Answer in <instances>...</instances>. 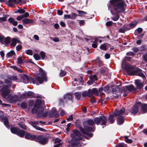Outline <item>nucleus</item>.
Masks as SVG:
<instances>
[{
	"instance_id": "393cba45",
	"label": "nucleus",
	"mask_w": 147,
	"mask_h": 147,
	"mask_svg": "<svg viewBox=\"0 0 147 147\" xmlns=\"http://www.w3.org/2000/svg\"><path fill=\"white\" fill-rule=\"evenodd\" d=\"M11 126L12 127L10 128L11 132L14 134L16 135L19 128L18 127L13 126L12 125Z\"/></svg>"
},
{
	"instance_id": "7c9ffc66",
	"label": "nucleus",
	"mask_w": 147,
	"mask_h": 147,
	"mask_svg": "<svg viewBox=\"0 0 147 147\" xmlns=\"http://www.w3.org/2000/svg\"><path fill=\"white\" fill-rule=\"evenodd\" d=\"M18 125L19 127L25 130L27 129V127L25 125L24 123L23 122H21L20 123H18Z\"/></svg>"
},
{
	"instance_id": "a878e982",
	"label": "nucleus",
	"mask_w": 147,
	"mask_h": 147,
	"mask_svg": "<svg viewBox=\"0 0 147 147\" xmlns=\"http://www.w3.org/2000/svg\"><path fill=\"white\" fill-rule=\"evenodd\" d=\"M26 131L19 129L16 135L21 138H24L25 134Z\"/></svg>"
},
{
	"instance_id": "aec40b11",
	"label": "nucleus",
	"mask_w": 147,
	"mask_h": 147,
	"mask_svg": "<svg viewBox=\"0 0 147 147\" xmlns=\"http://www.w3.org/2000/svg\"><path fill=\"white\" fill-rule=\"evenodd\" d=\"M83 125L86 131L87 132L88 131L94 132L95 130L96 127L95 126H93L92 127H90L88 125H84V124Z\"/></svg>"
},
{
	"instance_id": "6ab92c4d",
	"label": "nucleus",
	"mask_w": 147,
	"mask_h": 147,
	"mask_svg": "<svg viewBox=\"0 0 147 147\" xmlns=\"http://www.w3.org/2000/svg\"><path fill=\"white\" fill-rule=\"evenodd\" d=\"M69 142L71 144L72 147H80L81 146V144L80 142L76 141L73 139H71V141H69Z\"/></svg>"
},
{
	"instance_id": "dca6fc26",
	"label": "nucleus",
	"mask_w": 147,
	"mask_h": 147,
	"mask_svg": "<svg viewBox=\"0 0 147 147\" xmlns=\"http://www.w3.org/2000/svg\"><path fill=\"white\" fill-rule=\"evenodd\" d=\"M8 98L9 100L12 103H16L19 100V96L16 95L10 96Z\"/></svg>"
},
{
	"instance_id": "bf43d9fd",
	"label": "nucleus",
	"mask_w": 147,
	"mask_h": 147,
	"mask_svg": "<svg viewBox=\"0 0 147 147\" xmlns=\"http://www.w3.org/2000/svg\"><path fill=\"white\" fill-rule=\"evenodd\" d=\"M17 63L18 64H21L23 63V62H22V57H18L17 59Z\"/></svg>"
},
{
	"instance_id": "bb28decb",
	"label": "nucleus",
	"mask_w": 147,
	"mask_h": 147,
	"mask_svg": "<svg viewBox=\"0 0 147 147\" xmlns=\"http://www.w3.org/2000/svg\"><path fill=\"white\" fill-rule=\"evenodd\" d=\"M26 95L28 98H35L36 94L34 92L29 91L26 92Z\"/></svg>"
},
{
	"instance_id": "0eeeda50",
	"label": "nucleus",
	"mask_w": 147,
	"mask_h": 147,
	"mask_svg": "<svg viewBox=\"0 0 147 147\" xmlns=\"http://www.w3.org/2000/svg\"><path fill=\"white\" fill-rule=\"evenodd\" d=\"M111 92L113 94V96L117 98H118L119 95L122 93L121 89L119 86H117L115 88H112Z\"/></svg>"
},
{
	"instance_id": "13d9d810",
	"label": "nucleus",
	"mask_w": 147,
	"mask_h": 147,
	"mask_svg": "<svg viewBox=\"0 0 147 147\" xmlns=\"http://www.w3.org/2000/svg\"><path fill=\"white\" fill-rule=\"evenodd\" d=\"M109 85H106L104 87V91L107 93L109 92Z\"/></svg>"
},
{
	"instance_id": "a19ab883",
	"label": "nucleus",
	"mask_w": 147,
	"mask_h": 147,
	"mask_svg": "<svg viewBox=\"0 0 147 147\" xmlns=\"http://www.w3.org/2000/svg\"><path fill=\"white\" fill-rule=\"evenodd\" d=\"M4 43L5 44H9L11 42V40L10 39V37H6L4 39Z\"/></svg>"
},
{
	"instance_id": "c756f323",
	"label": "nucleus",
	"mask_w": 147,
	"mask_h": 147,
	"mask_svg": "<svg viewBox=\"0 0 147 147\" xmlns=\"http://www.w3.org/2000/svg\"><path fill=\"white\" fill-rule=\"evenodd\" d=\"M86 123L89 126H92L95 123V121L94 119H90L86 121Z\"/></svg>"
},
{
	"instance_id": "3c124183",
	"label": "nucleus",
	"mask_w": 147,
	"mask_h": 147,
	"mask_svg": "<svg viewBox=\"0 0 147 147\" xmlns=\"http://www.w3.org/2000/svg\"><path fill=\"white\" fill-rule=\"evenodd\" d=\"M137 23H133V22H131L130 24H129V27L131 28V29H132L134 28V27H135L137 25Z\"/></svg>"
},
{
	"instance_id": "e2e57ef3",
	"label": "nucleus",
	"mask_w": 147,
	"mask_h": 147,
	"mask_svg": "<svg viewBox=\"0 0 147 147\" xmlns=\"http://www.w3.org/2000/svg\"><path fill=\"white\" fill-rule=\"evenodd\" d=\"M82 95L83 97H85L86 96H88L87 91H83L82 92Z\"/></svg>"
},
{
	"instance_id": "473e14b6",
	"label": "nucleus",
	"mask_w": 147,
	"mask_h": 147,
	"mask_svg": "<svg viewBox=\"0 0 147 147\" xmlns=\"http://www.w3.org/2000/svg\"><path fill=\"white\" fill-rule=\"evenodd\" d=\"M77 11L79 14V16L80 17L84 16L85 14L87 13L86 12L81 10H77Z\"/></svg>"
},
{
	"instance_id": "49530a36",
	"label": "nucleus",
	"mask_w": 147,
	"mask_h": 147,
	"mask_svg": "<svg viewBox=\"0 0 147 147\" xmlns=\"http://www.w3.org/2000/svg\"><path fill=\"white\" fill-rule=\"evenodd\" d=\"M104 88L102 87H101L98 89V92L100 93V96L104 95L105 94V93L102 92Z\"/></svg>"
},
{
	"instance_id": "09e8293b",
	"label": "nucleus",
	"mask_w": 147,
	"mask_h": 147,
	"mask_svg": "<svg viewBox=\"0 0 147 147\" xmlns=\"http://www.w3.org/2000/svg\"><path fill=\"white\" fill-rule=\"evenodd\" d=\"M33 57L36 60H38L40 59V55L37 53L34 54Z\"/></svg>"
},
{
	"instance_id": "9b49d317",
	"label": "nucleus",
	"mask_w": 147,
	"mask_h": 147,
	"mask_svg": "<svg viewBox=\"0 0 147 147\" xmlns=\"http://www.w3.org/2000/svg\"><path fill=\"white\" fill-rule=\"evenodd\" d=\"M89 80L87 82V84L89 85L92 84L95 81L98 80L96 74H90L89 76Z\"/></svg>"
},
{
	"instance_id": "39448f33",
	"label": "nucleus",
	"mask_w": 147,
	"mask_h": 147,
	"mask_svg": "<svg viewBox=\"0 0 147 147\" xmlns=\"http://www.w3.org/2000/svg\"><path fill=\"white\" fill-rule=\"evenodd\" d=\"M95 124L97 125H106L107 122V119L105 116L103 115L100 116L98 117H96L94 118Z\"/></svg>"
},
{
	"instance_id": "4c0bfd02",
	"label": "nucleus",
	"mask_w": 147,
	"mask_h": 147,
	"mask_svg": "<svg viewBox=\"0 0 147 147\" xmlns=\"http://www.w3.org/2000/svg\"><path fill=\"white\" fill-rule=\"evenodd\" d=\"M92 90L93 94H94L96 96H98L99 95L98 91L96 88H92Z\"/></svg>"
},
{
	"instance_id": "680f3d73",
	"label": "nucleus",
	"mask_w": 147,
	"mask_h": 147,
	"mask_svg": "<svg viewBox=\"0 0 147 147\" xmlns=\"http://www.w3.org/2000/svg\"><path fill=\"white\" fill-rule=\"evenodd\" d=\"M84 134L86 135L89 136V137H90V138L92 137L93 136V133H89V132H87L86 131L85 132V133Z\"/></svg>"
},
{
	"instance_id": "7ed1b4c3",
	"label": "nucleus",
	"mask_w": 147,
	"mask_h": 147,
	"mask_svg": "<svg viewBox=\"0 0 147 147\" xmlns=\"http://www.w3.org/2000/svg\"><path fill=\"white\" fill-rule=\"evenodd\" d=\"M45 103L44 100L41 99H36L35 101L31 112L32 113H36L37 118H40L44 112L43 109L41 106L44 105Z\"/></svg>"
},
{
	"instance_id": "774afa93",
	"label": "nucleus",
	"mask_w": 147,
	"mask_h": 147,
	"mask_svg": "<svg viewBox=\"0 0 147 147\" xmlns=\"http://www.w3.org/2000/svg\"><path fill=\"white\" fill-rule=\"evenodd\" d=\"M26 53L27 55H32L33 54L32 51L31 50H28L26 52Z\"/></svg>"
},
{
	"instance_id": "b1692460",
	"label": "nucleus",
	"mask_w": 147,
	"mask_h": 147,
	"mask_svg": "<svg viewBox=\"0 0 147 147\" xmlns=\"http://www.w3.org/2000/svg\"><path fill=\"white\" fill-rule=\"evenodd\" d=\"M125 119L121 115H119L117 118V123L119 125L123 124L124 122Z\"/></svg>"
},
{
	"instance_id": "603ef678",
	"label": "nucleus",
	"mask_w": 147,
	"mask_h": 147,
	"mask_svg": "<svg viewBox=\"0 0 147 147\" xmlns=\"http://www.w3.org/2000/svg\"><path fill=\"white\" fill-rule=\"evenodd\" d=\"M40 56L41 57L42 59L43 60L46 57V55L45 52L43 51H41L40 52Z\"/></svg>"
},
{
	"instance_id": "2eb2a0df",
	"label": "nucleus",
	"mask_w": 147,
	"mask_h": 147,
	"mask_svg": "<svg viewBox=\"0 0 147 147\" xmlns=\"http://www.w3.org/2000/svg\"><path fill=\"white\" fill-rule=\"evenodd\" d=\"M131 28L128 24H124L122 27V28L119 29V32L120 33H124L125 32L130 30Z\"/></svg>"
},
{
	"instance_id": "9d476101",
	"label": "nucleus",
	"mask_w": 147,
	"mask_h": 147,
	"mask_svg": "<svg viewBox=\"0 0 147 147\" xmlns=\"http://www.w3.org/2000/svg\"><path fill=\"white\" fill-rule=\"evenodd\" d=\"M22 23L24 26L26 25H29V26L34 25V20L32 19H30L28 18H25L22 20Z\"/></svg>"
},
{
	"instance_id": "c9c22d12",
	"label": "nucleus",
	"mask_w": 147,
	"mask_h": 147,
	"mask_svg": "<svg viewBox=\"0 0 147 147\" xmlns=\"http://www.w3.org/2000/svg\"><path fill=\"white\" fill-rule=\"evenodd\" d=\"M75 98L78 100H79L81 96V95L80 93L78 92H76L74 93Z\"/></svg>"
},
{
	"instance_id": "864d4df0",
	"label": "nucleus",
	"mask_w": 147,
	"mask_h": 147,
	"mask_svg": "<svg viewBox=\"0 0 147 147\" xmlns=\"http://www.w3.org/2000/svg\"><path fill=\"white\" fill-rule=\"evenodd\" d=\"M142 58L144 61L147 63V53H145L142 55Z\"/></svg>"
},
{
	"instance_id": "f3484780",
	"label": "nucleus",
	"mask_w": 147,
	"mask_h": 147,
	"mask_svg": "<svg viewBox=\"0 0 147 147\" xmlns=\"http://www.w3.org/2000/svg\"><path fill=\"white\" fill-rule=\"evenodd\" d=\"M73 133L70 135L71 137L75 138L77 136H80L82 135V133L78 130L76 129H74L72 131Z\"/></svg>"
},
{
	"instance_id": "a18cd8bd",
	"label": "nucleus",
	"mask_w": 147,
	"mask_h": 147,
	"mask_svg": "<svg viewBox=\"0 0 147 147\" xmlns=\"http://www.w3.org/2000/svg\"><path fill=\"white\" fill-rule=\"evenodd\" d=\"M88 97H90L92 96L93 94L92 89H89L87 91Z\"/></svg>"
},
{
	"instance_id": "c03bdc74",
	"label": "nucleus",
	"mask_w": 147,
	"mask_h": 147,
	"mask_svg": "<svg viewBox=\"0 0 147 147\" xmlns=\"http://www.w3.org/2000/svg\"><path fill=\"white\" fill-rule=\"evenodd\" d=\"M106 68L105 67H102L99 69V72L102 74H104L106 72Z\"/></svg>"
},
{
	"instance_id": "f704fd0d",
	"label": "nucleus",
	"mask_w": 147,
	"mask_h": 147,
	"mask_svg": "<svg viewBox=\"0 0 147 147\" xmlns=\"http://www.w3.org/2000/svg\"><path fill=\"white\" fill-rule=\"evenodd\" d=\"M34 127L37 130L40 131H42L46 132L47 131L45 129L43 128H41L38 126L36 125H34Z\"/></svg>"
},
{
	"instance_id": "f03ea898",
	"label": "nucleus",
	"mask_w": 147,
	"mask_h": 147,
	"mask_svg": "<svg viewBox=\"0 0 147 147\" xmlns=\"http://www.w3.org/2000/svg\"><path fill=\"white\" fill-rule=\"evenodd\" d=\"M39 73L34 76V78H30V80L34 84L38 82L42 84L44 82H47L48 80L47 73L41 68L38 67Z\"/></svg>"
},
{
	"instance_id": "412c9836",
	"label": "nucleus",
	"mask_w": 147,
	"mask_h": 147,
	"mask_svg": "<svg viewBox=\"0 0 147 147\" xmlns=\"http://www.w3.org/2000/svg\"><path fill=\"white\" fill-rule=\"evenodd\" d=\"M125 87L127 90L131 92L134 91L135 92L137 90L136 88H134V86L132 84L127 86H125Z\"/></svg>"
},
{
	"instance_id": "cd10ccee",
	"label": "nucleus",
	"mask_w": 147,
	"mask_h": 147,
	"mask_svg": "<svg viewBox=\"0 0 147 147\" xmlns=\"http://www.w3.org/2000/svg\"><path fill=\"white\" fill-rule=\"evenodd\" d=\"M115 117L114 114L111 113L110 114L108 117L109 120V123L111 124L113 123L115 121V119H113Z\"/></svg>"
},
{
	"instance_id": "f8f14e48",
	"label": "nucleus",
	"mask_w": 147,
	"mask_h": 147,
	"mask_svg": "<svg viewBox=\"0 0 147 147\" xmlns=\"http://www.w3.org/2000/svg\"><path fill=\"white\" fill-rule=\"evenodd\" d=\"M49 117L50 118L55 117V118H57L59 117V113L57 112L56 109L53 108L49 113Z\"/></svg>"
},
{
	"instance_id": "1a4fd4ad",
	"label": "nucleus",
	"mask_w": 147,
	"mask_h": 147,
	"mask_svg": "<svg viewBox=\"0 0 147 147\" xmlns=\"http://www.w3.org/2000/svg\"><path fill=\"white\" fill-rule=\"evenodd\" d=\"M141 105V102H136L135 105L132 107L131 113L134 115H136L139 111V107Z\"/></svg>"
},
{
	"instance_id": "4468645a",
	"label": "nucleus",
	"mask_w": 147,
	"mask_h": 147,
	"mask_svg": "<svg viewBox=\"0 0 147 147\" xmlns=\"http://www.w3.org/2000/svg\"><path fill=\"white\" fill-rule=\"evenodd\" d=\"M72 94V93H67L64 95L63 98L66 102H67L68 101L70 100L71 102V103H73Z\"/></svg>"
},
{
	"instance_id": "6e6d98bb",
	"label": "nucleus",
	"mask_w": 147,
	"mask_h": 147,
	"mask_svg": "<svg viewBox=\"0 0 147 147\" xmlns=\"http://www.w3.org/2000/svg\"><path fill=\"white\" fill-rule=\"evenodd\" d=\"M7 78L4 81L5 83V84H7L11 83L12 82L10 78V77H7Z\"/></svg>"
},
{
	"instance_id": "5701e85b",
	"label": "nucleus",
	"mask_w": 147,
	"mask_h": 147,
	"mask_svg": "<svg viewBox=\"0 0 147 147\" xmlns=\"http://www.w3.org/2000/svg\"><path fill=\"white\" fill-rule=\"evenodd\" d=\"M140 107L141 108L142 113H145L147 112V104L142 103L141 102Z\"/></svg>"
},
{
	"instance_id": "e433bc0d",
	"label": "nucleus",
	"mask_w": 147,
	"mask_h": 147,
	"mask_svg": "<svg viewBox=\"0 0 147 147\" xmlns=\"http://www.w3.org/2000/svg\"><path fill=\"white\" fill-rule=\"evenodd\" d=\"M107 44V43H104L102 45H101L100 47V49L104 51L107 50V49L106 47V44Z\"/></svg>"
},
{
	"instance_id": "338daca9",
	"label": "nucleus",
	"mask_w": 147,
	"mask_h": 147,
	"mask_svg": "<svg viewBox=\"0 0 147 147\" xmlns=\"http://www.w3.org/2000/svg\"><path fill=\"white\" fill-rule=\"evenodd\" d=\"M113 24V22L112 21H109L106 23V25L107 26H111Z\"/></svg>"
},
{
	"instance_id": "de8ad7c7",
	"label": "nucleus",
	"mask_w": 147,
	"mask_h": 147,
	"mask_svg": "<svg viewBox=\"0 0 147 147\" xmlns=\"http://www.w3.org/2000/svg\"><path fill=\"white\" fill-rule=\"evenodd\" d=\"M17 44L16 38H13L12 39L11 43L10 44L11 46L15 47Z\"/></svg>"
},
{
	"instance_id": "ddd939ff",
	"label": "nucleus",
	"mask_w": 147,
	"mask_h": 147,
	"mask_svg": "<svg viewBox=\"0 0 147 147\" xmlns=\"http://www.w3.org/2000/svg\"><path fill=\"white\" fill-rule=\"evenodd\" d=\"M24 138L25 139L31 140L34 141L36 138V135H32L28 132H25L24 135Z\"/></svg>"
},
{
	"instance_id": "6e6552de",
	"label": "nucleus",
	"mask_w": 147,
	"mask_h": 147,
	"mask_svg": "<svg viewBox=\"0 0 147 147\" xmlns=\"http://www.w3.org/2000/svg\"><path fill=\"white\" fill-rule=\"evenodd\" d=\"M9 87L8 85H5L3 86L1 89V95L3 97L5 98L9 93L10 90L9 89Z\"/></svg>"
},
{
	"instance_id": "2f4dec72",
	"label": "nucleus",
	"mask_w": 147,
	"mask_h": 147,
	"mask_svg": "<svg viewBox=\"0 0 147 147\" xmlns=\"http://www.w3.org/2000/svg\"><path fill=\"white\" fill-rule=\"evenodd\" d=\"M34 104V101L33 100H30L29 101L28 109H30L32 108Z\"/></svg>"
},
{
	"instance_id": "f257e3e1",
	"label": "nucleus",
	"mask_w": 147,
	"mask_h": 147,
	"mask_svg": "<svg viewBox=\"0 0 147 147\" xmlns=\"http://www.w3.org/2000/svg\"><path fill=\"white\" fill-rule=\"evenodd\" d=\"M110 4L108 6L109 9H111V12L112 14L116 13V15L111 18V20L117 21L119 20L120 16L118 14L124 13L127 5L124 0H110Z\"/></svg>"
},
{
	"instance_id": "052dcab7",
	"label": "nucleus",
	"mask_w": 147,
	"mask_h": 147,
	"mask_svg": "<svg viewBox=\"0 0 147 147\" xmlns=\"http://www.w3.org/2000/svg\"><path fill=\"white\" fill-rule=\"evenodd\" d=\"M78 16L77 15L74 13H73L71 16V19H75Z\"/></svg>"
},
{
	"instance_id": "20e7f679",
	"label": "nucleus",
	"mask_w": 147,
	"mask_h": 147,
	"mask_svg": "<svg viewBox=\"0 0 147 147\" xmlns=\"http://www.w3.org/2000/svg\"><path fill=\"white\" fill-rule=\"evenodd\" d=\"M135 68V67L131 64H127L125 67V69L126 71L128 73L130 76H134L135 74L138 73L141 71V69L139 68H138L131 71V70Z\"/></svg>"
},
{
	"instance_id": "37998d69",
	"label": "nucleus",
	"mask_w": 147,
	"mask_h": 147,
	"mask_svg": "<svg viewBox=\"0 0 147 147\" xmlns=\"http://www.w3.org/2000/svg\"><path fill=\"white\" fill-rule=\"evenodd\" d=\"M67 72L65 71L62 69H61L60 72L59 73V76L60 77H63L66 75Z\"/></svg>"
},
{
	"instance_id": "5fc2aeb1",
	"label": "nucleus",
	"mask_w": 147,
	"mask_h": 147,
	"mask_svg": "<svg viewBox=\"0 0 147 147\" xmlns=\"http://www.w3.org/2000/svg\"><path fill=\"white\" fill-rule=\"evenodd\" d=\"M136 54L131 51H129L126 53V55L128 56H133L135 55Z\"/></svg>"
},
{
	"instance_id": "72a5a7b5",
	"label": "nucleus",
	"mask_w": 147,
	"mask_h": 147,
	"mask_svg": "<svg viewBox=\"0 0 147 147\" xmlns=\"http://www.w3.org/2000/svg\"><path fill=\"white\" fill-rule=\"evenodd\" d=\"M3 17H0V22L1 23L2 22H5L6 21L7 17L9 16L8 15H3Z\"/></svg>"
},
{
	"instance_id": "4be33fe9",
	"label": "nucleus",
	"mask_w": 147,
	"mask_h": 147,
	"mask_svg": "<svg viewBox=\"0 0 147 147\" xmlns=\"http://www.w3.org/2000/svg\"><path fill=\"white\" fill-rule=\"evenodd\" d=\"M1 120H4L3 123L5 127L8 129H9L10 127V125L8 121V118L6 117H2L1 119Z\"/></svg>"
},
{
	"instance_id": "4d7b16f0",
	"label": "nucleus",
	"mask_w": 147,
	"mask_h": 147,
	"mask_svg": "<svg viewBox=\"0 0 147 147\" xmlns=\"http://www.w3.org/2000/svg\"><path fill=\"white\" fill-rule=\"evenodd\" d=\"M77 136L78 137H75V138H73L72 139L74 140L76 142L80 141L82 140V137H80V136Z\"/></svg>"
},
{
	"instance_id": "423d86ee",
	"label": "nucleus",
	"mask_w": 147,
	"mask_h": 147,
	"mask_svg": "<svg viewBox=\"0 0 147 147\" xmlns=\"http://www.w3.org/2000/svg\"><path fill=\"white\" fill-rule=\"evenodd\" d=\"M34 141L38 142L41 144L45 145L47 143L49 139L43 135H40L38 136H36V138Z\"/></svg>"
},
{
	"instance_id": "c85d7f7f",
	"label": "nucleus",
	"mask_w": 147,
	"mask_h": 147,
	"mask_svg": "<svg viewBox=\"0 0 147 147\" xmlns=\"http://www.w3.org/2000/svg\"><path fill=\"white\" fill-rule=\"evenodd\" d=\"M15 55V53L14 51L13 50H11L10 52H8L6 55V57L8 58L11 57L13 55Z\"/></svg>"
},
{
	"instance_id": "8fccbe9b",
	"label": "nucleus",
	"mask_w": 147,
	"mask_h": 147,
	"mask_svg": "<svg viewBox=\"0 0 147 147\" xmlns=\"http://www.w3.org/2000/svg\"><path fill=\"white\" fill-rule=\"evenodd\" d=\"M114 116L115 117H116L118 115L121 114L120 113L119 110L118 109H116L115 110L114 113H113Z\"/></svg>"
},
{
	"instance_id": "58836bf2",
	"label": "nucleus",
	"mask_w": 147,
	"mask_h": 147,
	"mask_svg": "<svg viewBox=\"0 0 147 147\" xmlns=\"http://www.w3.org/2000/svg\"><path fill=\"white\" fill-rule=\"evenodd\" d=\"M124 138L125 142L127 143L130 144L132 142V140L131 139H129L128 138V136H125Z\"/></svg>"
},
{
	"instance_id": "0e129e2a",
	"label": "nucleus",
	"mask_w": 147,
	"mask_h": 147,
	"mask_svg": "<svg viewBox=\"0 0 147 147\" xmlns=\"http://www.w3.org/2000/svg\"><path fill=\"white\" fill-rule=\"evenodd\" d=\"M79 129L80 131L84 134L86 132L84 128V129L81 126L79 128Z\"/></svg>"
},
{
	"instance_id": "69168bd1",
	"label": "nucleus",
	"mask_w": 147,
	"mask_h": 147,
	"mask_svg": "<svg viewBox=\"0 0 147 147\" xmlns=\"http://www.w3.org/2000/svg\"><path fill=\"white\" fill-rule=\"evenodd\" d=\"M73 115H70L69 117L67 118L66 120L68 121H73Z\"/></svg>"
},
{
	"instance_id": "ea45409f",
	"label": "nucleus",
	"mask_w": 147,
	"mask_h": 147,
	"mask_svg": "<svg viewBox=\"0 0 147 147\" xmlns=\"http://www.w3.org/2000/svg\"><path fill=\"white\" fill-rule=\"evenodd\" d=\"M25 12V10L23 9H18L16 11H14L15 13H24Z\"/></svg>"
},
{
	"instance_id": "a211bd4d",
	"label": "nucleus",
	"mask_w": 147,
	"mask_h": 147,
	"mask_svg": "<svg viewBox=\"0 0 147 147\" xmlns=\"http://www.w3.org/2000/svg\"><path fill=\"white\" fill-rule=\"evenodd\" d=\"M134 83L138 89H141L143 87V82H141V80L139 79L135 80Z\"/></svg>"
},
{
	"instance_id": "79ce46f5",
	"label": "nucleus",
	"mask_w": 147,
	"mask_h": 147,
	"mask_svg": "<svg viewBox=\"0 0 147 147\" xmlns=\"http://www.w3.org/2000/svg\"><path fill=\"white\" fill-rule=\"evenodd\" d=\"M22 108L24 109H26L28 107V105L26 103L23 102L20 105Z\"/></svg>"
}]
</instances>
